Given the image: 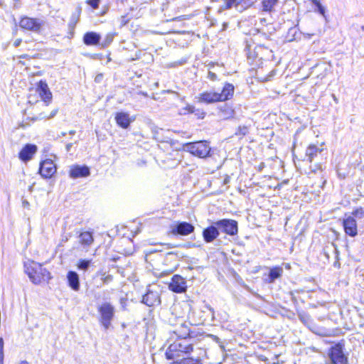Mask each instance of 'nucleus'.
<instances>
[{"label":"nucleus","instance_id":"6ab92c4d","mask_svg":"<svg viewBox=\"0 0 364 364\" xmlns=\"http://www.w3.org/2000/svg\"><path fill=\"white\" fill-rule=\"evenodd\" d=\"M100 36L92 32V45H98L101 48L108 46L113 41V36L112 34H107L105 38L100 43Z\"/></svg>","mask_w":364,"mask_h":364},{"label":"nucleus","instance_id":"aec40b11","mask_svg":"<svg viewBox=\"0 0 364 364\" xmlns=\"http://www.w3.org/2000/svg\"><path fill=\"white\" fill-rule=\"evenodd\" d=\"M234 90L235 88L232 84L226 83L224 85L222 92L219 93L220 102L230 99L233 96Z\"/></svg>","mask_w":364,"mask_h":364},{"label":"nucleus","instance_id":"bb28decb","mask_svg":"<svg viewBox=\"0 0 364 364\" xmlns=\"http://www.w3.org/2000/svg\"><path fill=\"white\" fill-rule=\"evenodd\" d=\"M283 272V269L279 267H276L271 269L269 272V279L271 282H274V279L279 278Z\"/></svg>","mask_w":364,"mask_h":364},{"label":"nucleus","instance_id":"f03ea898","mask_svg":"<svg viewBox=\"0 0 364 364\" xmlns=\"http://www.w3.org/2000/svg\"><path fill=\"white\" fill-rule=\"evenodd\" d=\"M25 272L28 274L30 280L35 284H39L43 282H48L50 279V273L42 264L31 261L26 263Z\"/></svg>","mask_w":364,"mask_h":364},{"label":"nucleus","instance_id":"f3484780","mask_svg":"<svg viewBox=\"0 0 364 364\" xmlns=\"http://www.w3.org/2000/svg\"><path fill=\"white\" fill-rule=\"evenodd\" d=\"M216 225H211L205 228L203 232V236L206 242H213L218 235L219 230Z\"/></svg>","mask_w":364,"mask_h":364},{"label":"nucleus","instance_id":"72a5a7b5","mask_svg":"<svg viewBox=\"0 0 364 364\" xmlns=\"http://www.w3.org/2000/svg\"><path fill=\"white\" fill-rule=\"evenodd\" d=\"M108 11V6H103L101 9V11L100 13H96L95 15L97 16H103L105 15Z\"/></svg>","mask_w":364,"mask_h":364},{"label":"nucleus","instance_id":"7ed1b4c3","mask_svg":"<svg viewBox=\"0 0 364 364\" xmlns=\"http://www.w3.org/2000/svg\"><path fill=\"white\" fill-rule=\"evenodd\" d=\"M193 348L191 343L186 340H178L171 343L166 352V357L168 360H172L184 354L190 353Z\"/></svg>","mask_w":364,"mask_h":364},{"label":"nucleus","instance_id":"dca6fc26","mask_svg":"<svg viewBox=\"0 0 364 364\" xmlns=\"http://www.w3.org/2000/svg\"><path fill=\"white\" fill-rule=\"evenodd\" d=\"M37 151V146L33 144L26 145L19 153V158L24 161L31 160Z\"/></svg>","mask_w":364,"mask_h":364},{"label":"nucleus","instance_id":"423d86ee","mask_svg":"<svg viewBox=\"0 0 364 364\" xmlns=\"http://www.w3.org/2000/svg\"><path fill=\"white\" fill-rule=\"evenodd\" d=\"M329 358L328 364H348V356L343 351V346L341 343L332 346L328 353Z\"/></svg>","mask_w":364,"mask_h":364},{"label":"nucleus","instance_id":"412c9836","mask_svg":"<svg viewBox=\"0 0 364 364\" xmlns=\"http://www.w3.org/2000/svg\"><path fill=\"white\" fill-rule=\"evenodd\" d=\"M219 109L220 116L225 119L233 118L235 114V110L227 104H225L223 106L220 107Z\"/></svg>","mask_w":364,"mask_h":364},{"label":"nucleus","instance_id":"de8ad7c7","mask_svg":"<svg viewBox=\"0 0 364 364\" xmlns=\"http://www.w3.org/2000/svg\"><path fill=\"white\" fill-rule=\"evenodd\" d=\"M139 94L142 95L144 97H148V94L142 91L139 92Z\"/></svg>","mask_w":364,"mask_h":364},{"label":"nucleus","instance_id":"c03bdc74","mask_svg":"<svg viewBox=\"0 0 364 364\" xmlns=\"http://www.w3.org/2000/svg\"><path fill=\"white\" fill-rule=\"evenodd\" d=\"M0 364H4V353H0Z\"/></svg>","mask_w":364,"mask_h":364},{"label":"nucleus","instance_id":"8fccbe9b","mask_svg":"<svg viewBox=\"0 0 364 364\" xmlns=\"http://www.w3.org/2000/svg\"><path fill=\"white\" fill-rule=\"evenodd\" d=\"M19 364H29L26 360H21Z\"/></svg>","mask_w":364,"mask_h":364},{"label":"nucleus","instance_id":"5701e85b","mask_svg":"<svg viewBox=\"0 0 364 364\" xmlns=\"http://www.w3.org/2000/svg\"><path fill=\"white\" fill-rule=\"evenodd\" d=\"M174 333L181 339L186 340L190 336V329L186 324L182 323L174 331Z\"/></svg>","mask_w":364,"mask_h":364},{"label":"nucleus","instance_id":"6e6552de","mask_svg":"<svg viewBox=\"0 0 364 364\" xmlns=\"http://www.w3.org/2000/svg\"><path fill=\"white\" fill-rule=\"evenodd\" d=\"M90 168L85 165L74 164L70 166L69 176L73 179L89 176Z\"/></svg>","mask_w":364,"mask_h":364},{"label":"nucleus","instance_id":"a18cd8bd","mask_svg":"<svg viewBox=\"0 0 364 364\" xmlns=\"http://www.w3.org/2000/svg\"><path fill=\"white\" fill-rule=\"evenodd\" d=\"M48 109V107L46 108H41V109H38V112H45L46 114H48V112H46V109Z\"/></svg>","mask_w":364,"mask_h":364},{"label":"nucleus","instance_id":"864d4df0","mask_svg":"<svg viewBox=\"0 0 364 364\" xmlns=\"http://www.w3.org/2000/svg\"><path fill=\"white\" fill-rule=\"evenodd\" d=\"M178 18H179V17L178 18H173L172 21H175V20H177Z\"/></svg>","mask_w":364,"mask_h":364},{"label":"nucleus","instance_id":"4be33fe9","mask_svg":"<svg viewBox=\"0 0 364 364\" xmlns=\"http://www.w3.org/2000/svg\"><path fill=\"white\" fill-rule=\"evenodd\" d=\"M69 286L75 291L79 289V277L76 272H69L67 275Z\"/></svg>","mask_w":364,"mask_h":364},{"label":"nucleus","instance_id":"b1692460","mask_svg":"<svg viewBox=\"0 0 364 364\" xmlns=\"http://www.w3.org/2000/svg\"><path fill=\"white\" fill-rule=\"evenodd\" d=\"M278 2L279 0H261L262 11L268 12L273 11Z\"/></svg>","mask_w":364,"mask_h":364},{"label":"nucleus","instance_id":"393cba45","mask_svg":"<svg viewBox=\"0 0 364 364\" xmlns=\"http://www.w3.org/2000/svg\"><path fill=\"white\" fill-rule=\"evenodd\" d=\"M321 150L315 145H310L308 146L306 151V156L308 157L309 162H312L315 156L321 153Z\"/></svg>","mask_w":364,"mask_h":364},{"label":"nucleus","instance_id":"3c124183","mask_svg":"<svg viewBox=\"0 0 364 364\" xmlns=\"http://www.w3.org/2000/svg\"><path fill=\"white\" fill-rule=\"evenodd\" d=\"M87 2L88 4H91V0H87Z\"/></svg>","mask_w":364,"mask_h":364},{"label":"nucleus","instance_id":"0eeeda50","mask_svg":"<svg viewBox=\"0 0 364 364\" xmlns=\"http://www.w3.org/2000/svg\"><path fill=\"white\" fill-rule=\"evenodd\" d=\"M214 225L222 232L229 235H235L237 234V223L234 220L223 219L215 222Z\"/></svg>","mask_w":364,"mask_h":364},{"label":"nucleus","instance_id":"ddd939ff","mask_svg":"<svg viewBox=\"0 0 364 364\" xmlns=\"http://www.w3.org/2000/svg\"><path fill=\"white\" fill-rule=\"evenodd\" d=\"M345 232L350 237H355L358 234L357 223L354 218L349 216L343 220V223Z\"/></svg>","mask_w":364,"mask_h":364},{"label":"nucleus","instance_id":"9b49d317","mask_svg":"<svg viewBox=\"0 0 364 364\" xmlns=\"http://www.w3.org/2000/svg\"><path fill=\"white\" fill-rule=\"evenodd\" d=\"M193 231L194 226L186 222L178 223L171 228L173 235H188Z\"/></svg>","mask_w":364,"mask_h":364},{"label":"nucleus","instance_id":"a878e982","mask_svg":"<svg viewBox=\"0 0 364 364\" xmlns=\"http://www.w3.org/2000/svg\"><path fill=\"white\" fill-rule=\"evenodd\" d=\"M233 6L238 11H242L252 5V0H232Z\"/></svg>","mask_w":364,"mask_h":364},{"label":"nucleus","instance_id":"f704fd0d","mask_svg":"<svg viewBox=\"0 0 364 364\" xmlns=\"http://www.w3.org/2000/svg\"><path fill=\"white\" fill-rule=\"evenodd\" d=\"M299 317L300 320H301L303 323H306V322H307V321L310 319L309 316H307V315H301V314H300V315L299 316Z\"/></svg>","mask_w":364,"mask_h":364},{"label":"nucleus","instance_id":"c756f323","mask_svg":"<svg viewBox=\"0 0 364 364\" xmlns=\"http://www.w3.org/2000/svg\"><path fill=\"white\" fill-rule=\"evenodd\" d=\"M80 269L86 270L90 267V261L88 260H80L77 264Z\"/></svg>","mask_w":364,"mask_h":364},{"label":"nucleus","instance_id":"58836bf2","mask_svg":"<svg viewBox=\"0 0 364 364\" xmlns=\"http://www.w3.org/2000/svg\"><path fill=\"white\" fill-rule=\"evenodd\" d=\"M22 205L24 208H29L30 207V203L28 201H27L26 200H23L22 201Z\"/></svg>","mask_w":364,"mask_h":364},{"label":"nucleus","instance_id":"a19ab883","mask_svg":"<svg viewBox=\"0 0 364 364\" xmlns=\"http://www.w3.org/2000/svg\"><path fill=\"white\" fill-rule=\"evenodd\" d=\"M4 353V340L2 338H0V353Z\"/></svg>","mask_w":364,"mask_h":364},{"label":"nucleus","instance_id":"1a4fd4ad","mask_svg":"<svg viewBox=\"0 0 364 364\" xmlns=\"http://www.w3.org/2000/svg\"><path fill=\"white\" fill-rule=\"evenodd\" d=\"M43 23L39 19L28 17L23 18L20 21V26L22 28L38 32L41 30Z\"/></svg>","mask_w":364,"mask_h":364},{"label":"nucleus","instance_id":"ea45409f","mask_svg":"<svg viewBox=\"0 0 364 364\" xmlns=\"http://www.w3.org/2000/svg\"><path fill=\"white\" fill-rule=\"evenodd\" d=\"M100 279L103 280V282L105 283H107V282H109L112 279V278H111V276L108 275L105 277H101Z\"/></svg>","mask_w":364,"mask_h":364},{"label":"nucleus","instance_id":"e433bc0d","mask_svg":"<svg viewBox=\"0 0 364 364\" xmlns=\"http://www.w3.org/2000/svg\"><path fill=\"white\" fill-rule=\"evenodd\" d=\"M100 0H92V10L99 7Z\"/></svg>","mask_w":364,"mask_h":364},{"label":"nucleus","instance_id":"4468645a","mask_svg":"<svg viewBox=\"0 0 364 364\" xmlns=\"http://www.w3.org/2000/svg\"><path fill=\"white\" fill-rule=\"evenodd\" d=\"M198 102L204 103H214L220 102L219 92H205L198 96Z\"/></svg>","mask_w":364,"mask_h":364},{"label":"nucleus","instance_id":"a211bd4d","mask_svg":"<svg viewBox=\"0 0 364 364\" xmlns=\"http://www.w3.org/2000/svg\"><path fill=\"white\" fill-rule=\"evenodd\" d=\"M142 302L149 306H152L156 304H159V297L156 292L149 291L143 296Z\"/></svg>","mask_w":364,"mask_h":364},{"label":"nucleus","instance_id":"4c0bfd02","mask_svg":"<svg viewBox=\"0 0 364 364\" xmlns=\"http://www.w3.org/2000/svg\"><path fill=\"white\" fill-rule=\"evenodd\" d=\"M103 79V75L102 74H99L97 75L95 78V81L96 82H100Z\"/></svg>","mask_w":364,"mask_h":364},{"label":"nucleus","instance_id":"473e14b6","mask_svg":"<svg viewBox=\"0 0 364 364\" xmlns=\"http://www.w3.org/2000/svg\"><path fill=\"white\" fill-rule=\"evenodd\" d=\"M84 42L87 45H91V33H87L84 37Z\"/></svg>","mask_w":364,"mask_h":364},{"label":"nucleus","instance_id":"c85d7f7f","mask_svg":"<svg viewBox=\"0 0 364 364\" xmlns=\"http://www.w3.org/2000/svg\"><path fill=\"white\" fill-rule=\"evenodd\" d=\"M223 4L220 6L218 9V12H222L223 11L229 9L233 6L232 0H222Z\"/></svg>","mask_w":364,"mask_h":364},{"label":"nucleus","instance_id":"f257e3e1","mask_svg":"<svg viewBox=\"0 0 364 364\" xmlns=\"http://www.w3.org/2000/svg\"><path fill=\"white\" fill-rule=\"evenodd\" d=\"M28 97V102L32 106L33 112V120H47L55 116L58 109H53L50 114H46L45 112H38V109L46 108L51 102L53 95L47 83L41 80L35 90H31Z\"/></svg>","mask_w":364,"mask_h":364},{"label":"nucleus","instance_id":"f8f14e48","mask_svg":"<svg viewBox=\"0 0 364 364\" xmlns=\"http://www.w3.org/2000/svg\"><path fill=\"white\" fill-rule=\"evenodd\" d=\"M56 171V167L50 159H46L41 164L39 172L43 178H50Z\"/></svg>","mask_w":364,"mask_h":364},{"label":"nucleus","instance_id":"9d476101","mask_svg":"<svg viewBox=\"0 0 364 364\" xmlns=\"http://www.w3.org/2000/svg\"><path fill=\"white\" fill-rule=\"evenodd\" d=\"M168 287L176 293H183L187 288L186 282L181 276L176 274L172 277Z\"/></svg>","mask_w":364,"mask_h":364},{"label":"nucleus","instance_id":"7c9ffc66","mask_svg":"<svg viewBox=\"0 0 364 364\" xmlns=\"http://www.w3.org/2000/svg\"><path fill=\"white\" fill-rule=\"evenodd\" d=\"M353 215L356 218H363L364 217V209L363 208H357L353 212Z\"/></svg>","mask_w":364,"mask_h":364},{"label":"nucleus","instance_id":"2f4dec72","mask_svg":"<svg viewBox=\"0 0 364 364\" xmlns=\"http://www.w3.org/2000/svg\"><path fill=\"white\" fill-rule=\"evenodd\" d=\"M247 133V127H240L237 129V134L245 136Z\"/></svg>","mask_w":364,"mask_h":364},{"label":"nucleus","instance_id":"09e8293b","mask_svg":"<svg viewBox=\"0 0 364 364\" xmlns=\"http://www.w3.org/2000/svg\"><path fill=\"white\" fill-rule=\"evenodd\" d=\"M125 17L124 16H122V23L124 25L127 22L125 21L124 20Z\"/></svg>","mask_w":364,"mask_h":364},{"label":"nucleus","instance_id":"79ce46f5","mask_svg":"<svg viewBox=\"0 0 364 364\" xmlns=\"http://www.w3.org/2000/svg\"><path fill=\"white\" fill-rule=\"evenodd\" d=\"M21 40L17 39L14 41V45L16 47H18L21 44Z\"/></svg>","mask_w":364,"mask_h":364},{"label":"nucleus","instance_id":"5fc2aeb1","mask_svg":"<svg viewBox=\"0 0 364 364\" xmlns=\"http://www.w3.org/2000/svg\"><path fill=\"white\" fill-rule=\"evenodd\" d=\"M362 30L364 31V26H362Z\"/></svg>","mask_w":364,"mask_h":364},{"label":"nucleus","instance_id":"cd10ccee","mask_svg":"<svg viewBox=\"0 0 364 364\" xmlns=\"http://www.w3.org/2000/svg\"><path fill=\"white\" fill-rule=\"evenodd\" d=\"M171 364H203L202 360L199 358H186L179 361L173 362Z\"/></svg>","mask_w":364,"mask_h":364},{"label":"nucleus","instance_id":"37998d69","mask_svg":"<svg viewBox=\"0 0 364 364\" xmlns=\"http://www.w3.org/2000/svg\"><path fill=\"white\" fill-rule=\"evenodd\" d=\"M82 239L85 240L86 237H91V235L89 232L82 234Z\"/></svg>","mask_w":364,"mask_h":364},{"label":"nucleus","instance_id":"20e7f679","mask_svg":"<svg viewBox=\"0 0 364 364\" xmlns=\"http://www.w3.org/2000/svg\"><path fill=\"white\" fill-rule=\"evenodd\" d=\"M183 150L199 158H205L209 156L211 149L207 141H199L184 144Z\"/></svg>","mask_w":364,"mask_h":364},{"label":"nucleus","instance_id":"c9c22d12","mask_svg":"<svg viewBox=\"0 0 364 364\" xmlns=\"http://www.w3.org/2000/svg\"><path fill=\"white\" fill-rule=\"evenodd\" d=\"M208 77L210 80L214 81L217 79V75L215 73L211 72V71H209L208 72Z\"/></svg>","mask_w":364,"mask_h":364},{"label":"nucleus","instance_id":"2eb2a0df","mask_svg":"<svg viewBox=\"0 0 364 364\" xmlns=\"http://www.w3.org/2000/svg\"><path fill=\"white\" fill-rule=\"evenodd\" d=\"M115 120L119 127L123 129H127L134 119H132L128 113L119 112L116 113Z\"/></svg>","mask_w":364,"mask_h":364},{"label":"nucleus","instance_id":"39448f33","mask_svg":"<svg viewBox=\"0 0 364 364\" xmlns=\"http://www.w3.org/2000/svg\"><path fill=\"white\" fill-rule=\"evenodd\" d=\"M99 320L105 329H108L114 316V308L109 302H105L97 306Z\"/></svg>","mask_w":364,"mask_h":364},{"label":"nucleus","instance_id":"49530a36","mask_svg":"<svg viewBox=\"0 0 364 364\" xmlns=\"http://www.w3.org/2000/svg\"><path fill=\"white\" fill-rule=\"evenodd\" d=\"M179 161H173L172 164L169 166V167H173L175 166H177L178 164Z\"/></svg>","mask_w":364,"mask_h":364},{"label":"nucleus","instance_id":"603ef678","mask_svg":"<svg viewBox=\"0 0 364 364\" xmlns=\"http://www.w3.org/2000/svg\"><path fill=\"white\" fill-rule=\"evenodd\" d=\"M320 11H321V13H323V10L321 7H320Z\"/></svg>","mask_w":364,"mask_h":364}]
</instances>
